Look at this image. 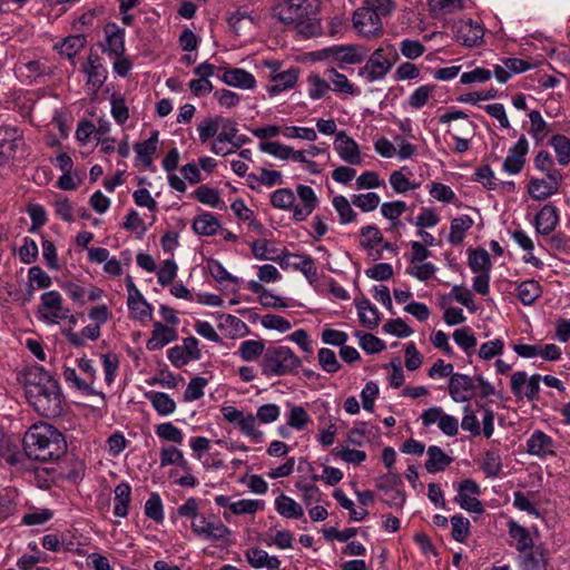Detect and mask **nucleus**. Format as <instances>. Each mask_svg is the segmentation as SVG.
<instances>
[{
  "instance_id": "bf43d9fd",
  "label": "nucleus",
  "mask_w": 570,
  "mask_h": 570,
  "mask_svg": "<svg viewBox=\"0 0 570 570\" xmlns=\"http://www.w3.org/2000/svg\"><path fill=\"white\" fill-rule=\"evenodd\" d=\"M230 208L233 213L242 220L248 222L249 226L258 233H262L263 225L255 219L254 212L247 207L243 199H236L232 203Z\"/></svg>"
},
{
  "instance_id": "e2e57ef3",
  "label": "nucleus",
  "mask_w": 570,
  "mask_h": 570,
  "mask_svg": "<svg viewBox=\"0 0 570 570\" xmlns=\"http://www.w3.org/2000/svg\"><path fill=\"white\" fill-rule=\"evenodd\" d=\"M455 344L462 348L466 355H471L476 346V337L470 327H461L452 334Z\"/></svg>"
},
{
  "instance_id": "c756f323",
  "label": "nucleus",
  "mask_w": 570,
  "mask_h": 570,
  "mask_svg": "<svg viewBox=\"0 0 570 570\" xmlns=\"http://www.w3.org/2000/svg\"><path fill=\"white\" fill-rule=\"evenodd\" d=\"M527 451L538 458L554 455L553 440L541 430H535L527 440Z\"/></svg>"
},
{
  "instance_id": "7ed1b4c3",
  "label": "nucleus",
  "mask_w": 570,
  "mask_h": 570,
  "mask_svg": "<svg viewBox=\"0 0 570 570\" xmlns=\"http://www.w3.org/2000/svg\"><path fill=\"white\" fill-rule=\"evenodd\" d=\"M274 208L291 212L295 222L305 220L317 207L318 198L311 186L297 185L296 194L291 188H278L271 194Z\"/></svg>"
},
{
  "instance_id": "a19ab883",
  "label": "nucleus",
  "mask_w": 570,
  "mask_h": 570,
  "mask_svg": "<svg viewBox=\"0 0 570 570\" xmlns=\"http://www.w3.org/2000/svg\"><path fill=\"white\" fill-rule=\"evenodd\" d=\"M275 510L286 519H301L304 515L302 505L284 493L275 499Z\"/></svg>"
},
{
  "instance_id": "423d86ee",
  "label": "nucleus",
  "mask_w": 570,
  "mask_h": 570,
  "mask_svg": "<svg viewBox=\"0 0 570 570\" xmlns=\"http://www.w3.org/2000/svg\"><path fill=\"white\" fill-rule=\"evenodd\" d=\"M399 60V55L393 45H386L375 49L363 67L357 71L358 77L366 82L383 80Z\"/></svg>"
},
{
  "instance_id": "0eeeda50",
  "label": "nucleus",
  "mask_w": 570,
  "mask_h": 570,
  "mask_svg": "<svg viewBox=\"0 0 570 570\" xmlns=\"http://www.w3.org/2000/svg\"><path fill=\"white\" fill-rule=\"evenodd\" d=\"M36 317L46 325H58L65 322L67 317H71V311L63 304L62 295L52 289L40 295Z\"/></svg>"
},
{
  "instance_id": "ea45409f",
  "label": "nucleus",
  "mask_w": 570,
  "mask_h": 570,
  "mask_svg": "<svg viewBox=\"0 0 570 570\" xmlns=\"http://www.w3.org/2000/svg\"><path fill=\"white\" fill-rule=\"evenodd\" d=\"M508 533L519 553L534 546L529 531L514 520L508 522Z\"/></svg>"
},
{
  "instance_id": "2eb2a0df",
  "label": "nucleus",
  "mask_w": 570,
  "mask_h": 570,
  "mask_svg": "<svg viewBox=\"0 0 570 570\" xmlns=\"http://www.w3.org/2000/svg\"><path fill=\"white\" fill-rule=\"evenodd\" d=\"M454 501L465 511L481 514L484 508L478 495L481 493L480 485L472 479H465L456 485Z\"/></svg>"
},
{
  "instance_id": "49530a36",
  "label": "nucleus",
  "mask_w": 570,
  "mask_h": 570,
  "mask_svg": "<svg viewBox=\"0 0 570 570\" xmlns=\"http://www.w3.org/2000/svg\"><path fill=\"white\" fill-rule=\"evenodd\" d=\"M528 116L530 119V128L528 132L534 142L539 145L547 138L549 134V125L543 119L539 110H531Z\"/></svg>"
},
{
  "instance_id": "052dcab7",
  "label": "nucleus",
  "mask_w": 570,
  "mask_h": 570,
  "mask_svg": "<svg viewBox=\"0 0 570 570\" xmlns=\"http://www.w3.org/2000/svg\"><path fill=\"white\" fill-rule=\"evenodd\" d=\"M436 272V265L431 262L410 264L406 268V274L420 282H428L435 276Z\"/></svg>"
},
{
  "instance_id": "f8f14e48",
  "label": "nucleus",
  "mask_w": 570,
  "mask_h": 570,
  "mask_svg": "<svg viewBox=\"0 0 570 570\" xmlns=\"http://www.w3.org/2000/svg\"><path fill=\"white\" fill-rule=\"evenodd\" d=\"M316 55L318 59H331L340 67L360 63L366 56L364 49L356 45H335L323 48Z\"/></svg>"
},
{
  "instance_id": "473e14b6",
  "label": "nucleus",
  "mask_w": 570,
  "mask_h": 570,
  "mask_svg": "<svg viewBox=\"0 0 570 570\" xmlns=\"http://www.w3.org/2000/svg\"><path fill=\"white\" fill-rule=\"evenodd\" d=\"M247 562L255 569L281 570V560L276 556H269L265 550L250 548L245 553Z\"/></svg>"
},
{
  "instance_id": "ddd939ff",
  "label": "nucleus",
  "mask_w": 570,
  "mask_h": 570,
  "mask_svg": "<svg viewBox=\"0 0 570 570\" xmlns=\"http://www.w3.org/2000/svg\"><path fill=\"white\" fill-rule=\"evenodd\" d=\"M126 288L128 292L127 306L130 317L141 323L150 321L153 317V306L142 296L131 276L126 278Z\"/></svg>"
},
{
  "instance_id": "6e6552de",
  "label": "nucleus",
  "mask_w": 570,
  "mask_h": 570,
  "mask_svg": "<svg viewBox=\"0 0 570 570\" xmlns=\"http://www.w3.org/2000/svg\"><path fill=\"white\" fill-rule=\"evenodd\" d=\"M220 412L228 423L235 424L238 428L242 435L255 443L264 441L265 434L259 430V423L255 414L250 412L245 413L233 405L223 406Z\"/></svg>"
},
{
  "instance_id": "72a5a7b5",
  "label": "nucleus",
  "mask_w": 570,
  "mask_h": 570,
  "mask_svg": "<svg viewBox=\"0 0 570 570\" xmlns=\"http://www.w3.org/2000/svg\"><path fill=\"white\" fill-rule=\"evenodd\" d=\"M158 131H151L150 137L144 141L136 142L134 149L137 154V160L145 169L150 168L153 165V156L157 150Z\"/></svg>"
},
{
  "instance_id": "20e7f679",
  "label": "nucleus",
  "mask_w": 570,
  "mask_h": 570,
  "mask_svg": "<svg viewBox=\"0 0 570 570\" xmlns=\"http://www.w3.org/2000/svg\"><path fill=\"white\" fill-rule=\"evenodd\" d=\"M317 0H283L275 9L278 19L309 37L316 33Z\"/></svg>"
},
{
  "instance_id": "c85d7f7f",
  "label": "nucleus",
  "mask_w": 570,
  "mask_h": 570,
  "mask_svg": "<svg viewBox=\"0 0 570 570\" xmlns=\"http://www.w3.org/2000/svg\"><path fill=\"white\" fill-rule=\"evenodd\" d=\"M559 223L558 208L552 204L544 205L534 217V227L538 234L548 236Z\"/></svg>"
},
{
  "instance_id": "e433bc0d",
  "label": "nucleus",
  "mask_w": 570,
  "mask_h": 570,
  "mask_svg": "<svg viewBox=\"0 0 570 570\" xmlns=\"http://www.w3.org/2000/svg\"><path fill=\"white\" fill-rule=\"evenodd\" d=\"M360 323L367 328H375L380 324V312L367 298L355 299Z\"/></svg>"
},
{
  "instance_id": "a18cd8bd",
  "label": "nucleus",
  "mask_w": 570,
  "mask_h": 570,
  "mask_svg": "<svg viewBox=\"0 0 570 570\" xmlns=\"http://www.w3.org/2000/svg\"><path fill=\"white\" fill-rule=\"evenodd\" d=\"M473 219L469 215H461L451 220L449 242L453 245H459L465 237L468 232L473 226Z\"/></svg>"
},
{
  "instance_id": "b1692460",
  "label": "nucleus",
  "mask_w": 570,
  "mask_h": 570,
  "mask_svg": "<svg viewBox=\"0 0 570 570\" xmlns=\"http://www.w3.org/2000/svg\"><path fill=\"white\" fill-rule=\"evenodd\" d=\"M218 78L227 86L243 90H253L256 87V79L253 73L243 68H220Z\"/></svg>"
},
{
  "instance_id": "39448f33",
  "label": "nucleus",
  "mask_w": 570,
  "mask_h": 570,
  "mask_svg": "<svg viewBox=\"0 0 570 570\" xmlns=\"http://www.w3.org/2000/svg\"><path fill=\"white\" fill-rule=\"evenodd\" d=\"M301 366V357L284 345L269 346L261 362L262 373L267 377L294 375Z\"/></svg>"
},
{
  "instance_id": "13d9d810",
  "label": "nucleus",
  "mask_w": 570,
  "mask_h": 570,
  "mask_svg": "<svg viewBox=\"0 0 570 570\" xmlns=\"http://www.w3.org/2000/svg\"><path fill=\"white\" fill-rule=\"evenodd\" d=\"M194 196L199 203L208 205L213 208H222L224 206V202L222 200L219 191L206 185L199 186L194 191Z\"/></svg>"
},
{
  "instance_id": "f03ea898",
  "label": "nucleus",
  "mask_w": 570,
  "mask_h": 570,
  "mask_svg": "<svg viewBox=\"0 0 570 570\" xmlns=\"http://www.w3.org/2000/svg\"><path fill=\"white\" fill-rule=\"evenodd\" d=\"M23 445L27 455L38 461L60 458L66 449L63 435L48 423L33 424L24 434Z\"/></svg>"
},
{
  "instance_id": "393cba45",
  "label": "nucleus",
  "mask_w": 570,
  "mask_h": 570,
  "mask_svg": "<svg viewBox=\"0 0 570 570\" xmlns=\"http://www.w3.org/2000/svg\"><path fill=\"white\" fill-rule=\"evenodd\" d=\"M474 387L473 379L466 374L454 373L450 377L449 394L456 403L471 400Z\"/></svg>"
},
{
  "instance_id": "4c0bfd02",
  "label": "nucleus",
  "mask_w": 570,
  "mask_h": 570,
  "mask_svg": "<svg viewBox=\"0 0 570 570\" xmlns=\"http://www.w3.org/2000/svg\"><path fill=\"white\" fill-rule=\"evenodd\" d=\"M114 514L118 518H126L131 502V487L128 482H120L114 490Z\"/></svg>"
},
{
  "instance_id": "dca6fc26",
  "label": "nucleus",
  "mask_w": 570,
  "mask_h": 570,
  "mask_svg": "<svg viewBox=\"0 0 570 570\" xmlns=\"http://www.w3.org/2000/svg\"><path fill=\"white\" fill-rule=\"evenodd\" d=\"M24 144L23 134L17 127H0V167L11 161Z\"/></svg>"
},
{
  "instance_id": "774afa93",
  "label": "nucleus",
  "mask_w": 570,
  "mask_h": 570,
  "mask_svg": "<svg viewBox=\"0 0 570 570\" xmlns=\"http://www.w3.org/2000/svg\"><path fill=\"white\" fill-rule=\"evenodd\" d=\"M434 91V85L426 83L417 87L407 98L409 106L413 109H421L428 104Z\"/></svg>"
},
{
  "instance_id": "5701e85b",
  "label": "nucleus",
  "mask_w": 570,
  "mask_h": 570,
  "mask_svg": "<svg viewBox=\"0 0 570 570\" xmlns=\"http://www.w3.org/2000/svg\"><path fill=\"white\" fill-rule=\"evenodd\" d=\"M278 264L283 269L292 268L301 272L307 279H314L317 275L314 261L308 255L293 254L284 250L282 256H279Z\"/></svg>"
},
{
  "instance_id": "680f3d73",
  "label": "nucleus",
  "mask_w": 570,
  "mask_h": 570,
  "mask_svg": "<svg viewBox=\"0 0 570 570\" xmlns=\"http://www.w3.org/2000/svg\"><path fill=\"white\" fill-rule=\"evenodd\" d=\"M252 253L255 258L259 261H273L278 263L282 254L277 253V249L269 246L266 239H256L250 245Z\"/></svg>"
},
{
  "instance_id": "864d4df0",
  "label": "nucleus",
  "mask_w": 570,
  "mask_h": 570,
  "mask_svg": "<svg viewBox=\"0 0 570 570\" xmlns=\"http://www.w3.org/2000/svg\"><path fill=\"white\" fill-rule=\"evenodd\" d=\"M332 205L336 213L338 214L340 223L342 225L350 224L354 222L357 217V214L352 208L348 199L343 195H336L332 199Z\"/></svg>"
},
{
  "instance_id": "bb28decb",
  "label": "nucleus",
  "mask_w": 570,
  "mask_h": 570,
  "mask_svg": "<svg viewBox=\"0 0 570 570\" xmlns=\"http://www.w3.org/2000/svg\"><path fill=\"white\" fill-rule=\"evenodd\" d=\"M151 336L146 343L148 351H159L178 337L177 328L165 325L161 322H155L153 325Z\"/></svg>"
},
{
  "instance_id": "9b49d317",
  "label": "nucleus",
  "mask_w": 570,
  "mask_h": 570,
  "mask_svg": "<svg viewBox=\"0 0 570 570\" xmlns=\"http://www.w3.org/2000/svg\"><path fill=\"white\" fill-rule=\"evenodd\" d=\"M16 77L24 85L38 82L41 78L51 75V68L41 59H30L21 55L13 68Z\"/></svg>"
},
{
  "instance_id": "a878e982",
  "label": "nucleus",
  "mask_w": 570,
  "mask_h": 570,
  "mask_svg": "<svg viewBox=\"0 0 570 570\" xmlns=\"http://www.w3.org/2000/svg\"><path fill=\"white\" fill-rule=\"evenodd\" d=\"M298 76V68H289L282 72L275 73L274 76H269V85L266 87L267 94L269 97H275L281 92L294 88L297 83Z\"/></svg>"
},
{
  "instance_id": "09e8293b",
  "label": "nucleus",
  "mask_w": 570,
  "mask_h": 570,
  "mask_svg": "<svg viewBox=\"0 0 570 570\" xmlns=\"http://www.w3.org/2000/svg\"><path fill=\"white\" fill-rule=\"evenodd\" d=\"M223 121V116L206 117L197 125L198 138L200 142L205 144L212 138H216L219 127Z\"/></svg>"
},
{
  "instance_id": "3c124183",
  "label": "nucleus",
  "mask_w": 570,
  "mask_h": 570,
  "mask_svg": "<svg viewBox=\"0 0 570 570\" xmlns=\"http://www.w3.org/2000/svg\"><path fill=\"white\" fill-rule=\"evenodd\" d=\"M549 142L554 150L559 165L568 166L570 164V138L558 134L553 135Z\"/></svg>"
},
{
  "instance_id": "603ef678",
  "label": "nucleus",
  "mask_w": 570,
  "mask_h": 570,
  "mask_svg": "<svg viewBox=\"0 0 570 570\" xmlns=\"http://www.w3.org/2000/svg\"><path fill=\"white\" fill-rule=\"evenodd\" d=\"M311 422V416L302 405H292L286 413V424L297 431H303Z\"/></svg>"
},
{
  "instance_id": "f704fd0d",
  "label": "nucleus",
  "mask_w": 570,
  "mask_h": 570,
  "mask_svg": "<svg viewBox=\"0 0 570 570\" xmlns=\"http://www.w3.org/2000/svg\"><path fill=\"white\" fill-rule=\"evenodd\" d=\"M191 228L199 236H214L220 228V222L214 214L205 212L193 219Z\"/></svg>"
},
{
  "instance_id": "a211bd4d",
  "label": "nucleus",
  "mask_w": 570,
  "mask_h": 570,
  "mask_svg": "<svg viewBox=\"0 0 570 570\" xmlns=\"http://www.w3.org/2000/svg\"><path fill=\"white\" fill-rule=\"evenodd\" d=\"M353 26L356 31L365 37H377L382 33L383 23L377 18V13L371 11L367 7H361L353 13Z\"/></svg>"
},
{
  "instance_id": "4d7b16f0",
  "label": "nucleus",
  "mask_w": 570,
  "mask_h": 570,
  "mask_svg": "<svg viewBox=\"0 0 570 570\" xmlns=\"http://www.w3.org/2000/svg\"><path fill=\"white\" fill-rule=\"evenodd\" d=\"M265 509V502L258 499H240L234 501L230 505V513L235 515L250 514L254 515L256 512Z\"/></svg>"
},
{
  "instance_id": "9d476101",
  "label": "nucleus",
  "mask_w": 570,
  "mask_h": 570,
  "mask_svg": "<svg viewBox=\"0 0 570 570\" xmlns=\"http://www.w3.org/2000/svg\"><path fill=\"white\" fill-rule=\"evenodd\" d=\"M194 534L202 540L226 542L232 535L230 529L220 520L209 519L205 514H200L190 523Z\"/></svg>"
},
{
  "instance_id": "5fc2aeb1",
  "label": "nucleus",
  "mask_w": 570,
  "mask_h": 570,
  "mask_svg": "<svg viewBox=\"0 0 570 570\" xmlns=\"http://www.w3.org/2000/svg\"><path fill=\"white\" fill-rule=\"evenodd\" d=\"M53 515L55 512L49 508H32L23 514L21 524L27 527L42 525L49 522Z\"/></svg>"
},
{
  "instance_id": "69168bd1",
  "label": "nucleus",
  "mask_w": 570,
  "mask_h": 570,
  "mask_svg": "<svg viewBox=\"0 0 570 570\" xmlns=\"http://www.w3.org/2000/svg\"><path fill=\"white\" fill-rule=\"evenodd\" d=\"M145 515L156 523H163L165 519L164 504L159 493L153 492L145 503Z\"/></svg>"
},
{
  "instance_id": "6e6d98bb",
  "label": "nucleus",
  "mask_w": 570,
  "mask_h": 570,
  "mask_svg": "<svg viewBox=\"0 0 570 570\" xmlns=\"http://www.w3.org/2000/svg\"><path fill=\"white\" fill-rule=\"evenodd\" d=\"M468 262L474 273L490 272L492 266L490 255L485 249L469 250Z\"/></svg>"
},
{
  "instance_id": "7c9ffc66",
  "label": "nucleus",
  "mask_w": 570,
  "mask_h": 570,
  "mask_svg": "<svg viewBox=\"0 0 570 570\" xmlns=\"http://www.w3.org/2000/svg\"><path fill=\"white\" fill-rule=\"evenodd\" d=\"M325 76L330 82V91L345 96H357L360 94V89L355 87L344 73H341L336 69H326Z\"/></svg>"
},
{
  "instance_id": "f257e3e1",
  "label": "nucleus",
  "mask_w": 570,
  "mask_h": 570,
  "mask_svg": "<svg viewBox=\"0 0 570 570\" xmlns=\"http://www.w3.org/2000/svg\"><path fill=\"white\" fill-rule=\"evenodd\" d=\"M28 403L43 417H58L63 412V395L58 381L43 366L35 365L24 373Z\"/></svg>"
},
{
  "instance_id": "de8ad7c7",
  "label": "nucleus",
  "mask_w": 570,
  "mask_h": 570,
  "mask_svg": "<svg viewBox=\"0 0 570 570\" xmlns=\"http://www.w3.org/2000/svg\"><path fill=\"white\" fill-rule=\"evenodd\" d=\"M83 36H68L61 42L55 45V49L67 59H72L85 47Z\"/></svg>"
},
{
  "instance_id": "0e129e2a",
  "label": "nucleus",
  "mask_w": 570,
  "mask_h": 570,
  "mask_svg": "<svg viewBox=\"0 0 570 570\" xmlns=\"http://www.w3.org/2000/svg\"><path fill=\"white\" fill-rule=\"evenodd\" d=\"M482 471L484 472L487 478L490 479H495L500 475L502 471V461L499 451L490 450L485 452L482 462Z\"/></svg>"
},
{
  "instance_id": "1a4fd4ad",
  "label": "nucleus",
  "mask_w": 570,
  "mask_h": 570,
  "mask_svg": "<svg viewBox=\"0 0 570 570\" xmlns=\"http://www.w3.org/2000/svg\"><path fill=\"white\" fill-rule=\"evenodd\" d=\"M80 71L86 77L88 92L97 95L108 78V69L102 58L97 52L91 51L86 60L81 62Z\"/></svg>"
},
{
  "instance_id": "412c9836",
  "label": "nucleus",
  "mask_w": 570,
  "mask_h": 570,
  "mask_svg": "<svg viewBox=\"0 0 570 570\" xmlns=\"http://www.w3.org/2000/svg\"><path fill=\"white\" fill-rule=\"evenodd\" d=\"M528 153L529 141L524 135H521L518 141L509 148L508 155L502 164V170L508 175L520 174L525 165V156Z\"/></svg>"
},
{
  "instance_id": "c9c22d12",
  "label": "nucleus",
  "mask_w": 570,
  "mask_h": 570,
  "mask_svg": "<svg viewBox=\"0 0 570 570\" xmlns=\"http://www.w3.org/2000/svg\"><path fill=\"white\" fill-rule=\"evenodd\" d=\"M306 91L311 100L316 101L326 97L330 92V82L326 76L317 72H309L306 77Z\"/></svg>"
},
{
  "instance_id": "c03bdc74",
  "label": "nucleus",
  "mask_w": 570,
  "mask_h": 570,
  "mask_svg": "<svg viewBox=\"0 0 570 570\" xmlns=\"http://www.w3.org/2000/svg\"><path fill=\"white\" fill-rule=\"evenodd\" d=\"M265 343L263 340H246L243 341L236 354L245 362H255L261 356H264Z\"/></svg>"
},
{
  "instance_id": "aec40b11",
  "label": "nucleus",
  "mask_w": 570,
  "mask_h": 570,
  "mask_svg": "<svg viewBox=\"0 0 570 570\" xmlns=\"http://www.w3.org/2000/svg\"><path fill=\"white\" fill-rule=\"evenodd\" d=\"M125 29L116 22L106 23L104 27V42L100 43L102 52L107 53L109 58L125 53Z\"/></svg>"
},
{
  "instance_id": "79ce46f5",
  "label": "nucleus",
  "mask_w": 570,
  "mask_h": 570,
  "mask_svg": "<svg viewBox=\"0 0 570 570\" xmlns=\"http://www.w3.org/2000/svg\"><path fill=\"white\" fill-rule=\"evenodd\" d=\"M146 397L159 415L167 416L176 410L175 401L167 393L150 391Z\"/></svg>"
},
{
  "instance_id": "37998d69",
  "label": "nucleus",
  "mask_w": 570,
  "mask_h": 570,
  "mask_svg": "<svg viewBox=\"0 0 570 570\" xmlns=\"http://www.w3.org/2000/svg\"><path fill=\"white\" fill-rule=\"evenodd\" d=\"M517 295L523 305L529 306L542 295V287L538 281L527 279L518 285Z\"/></svg>"
},
{
  "instance_id": "6ab92c4d",
  "label": "nucleus",
  "mask_w": 570,
  "mask_h": 570,
  "mask_svg": "<svg viewBox=\"0 0 570 570\" xmlns=\"http://www.w3.org/2000/svg\"><path fill=\"white\" fill-rule=\"evenodd\" d=\"M563 176L549 175L546 178L531 177L527 185V191L534 200H546L558 194Z\"/></svg>"
},
{
  "instance_id": "4be33fe9",
  "label": "nucleus",
  "mask_w": 570,
  "mask_h": 570,
  "mask_svg": "<svg viewBox=\"0 0 570 570\" xmlns=\"http://www.w3.org/2000/svg\"><path fill=\"white\" fill-rule=\"evenodd\" d=\"M483 27L472 19L461 20L456 24V41L464 47L474 48L481 46L483 43Z\"/></svg>"
},
{
  "instance_id": "8fccbe9b",
  "label": "nucleus",
  "mask_w": 570,
  "mask_h": 570,
  "mask_svg": "<svg viewBox=\"0 0 570 570\" xmlns=\"http://www.w3.org/2000/svg\"><path fill=\"white\" fill-rule=\"evenodd\" d=\"M216 138H222L226 141H234L243 145L249 140L245 135L238 134L237 122L234 119L227 117H223V121Z\"/></svg>"
},
{
  "instance_id": "4468645a",
  "label": "nucleus",
  "mask_w": 570,
  "mask_h": 570,
  "mask_svg": "<svg viewBox=\"0 0 570 570\" xmlns=\"http://www.w3.org/2000/svg\"><path fill=\"white\" fill-rule=\"evenodd\" d=\"M540 382V374L528 376L524 371L514 372L510 381L511 392L517 399L525 397L528 401H537L539 399Z\"/></svg>"
},
{
  "instance_id": "2f4dec72",
  "label": "nucleus",
  "mask_w": 570,
  "mask_h": 570,
  "mask_svg": "<svg viewBox=\"0 0 570 570\" xmlns=\"http://www.w3.org/2000/svg\"><path fill=\"white\" fill-rule=\"evenodd\" d=\"M384 237L381 230L375 225H366L360 229V247L367 250L368 256H373V259L380 258V252L373 254V250L383 243Z\"/></svg>"
},
{
  "instance_id": "338daca9",
  "label": "nucleus",
  "mask_w": 570,
  "mask_h": 570,
  "mask_svg": "<svg viewBox=\"0 0 570 570\" xmlns=\"http://www.w3.org/2000/svg\"><path fill=\"white\" fill-rule=\"evenodd\" d=\"M430 196L441 203L451 204L456 199L454 190L442 183L431 181L426 185Z\"/></svg>"
},
{
  "instance_id": "f3484780",
  "label": "nucleus",
  "mask_w": 570,
  "mask_h": 570,
  "mask_svg": "<svg viewBox=\"0 0 570 570\" xmlns=\"http://www.w3.org/2000/svg\"><path fill=\"white\" fill-rule=\"evenodd\" d=\"M333 148L345 164L357 166L363 163V155L358 144L345 130H340L336 134Z\"/></svg>"
},
{
  "instance_id": "cd10ccee",
  "label": "nucleus",
  "mask_w": 570,
  "mask_h": 570,
  "mask_svg": "<svg viewBox=\"0 0 570 570\" xmlns=\"http://www.w3.org/2000/svg\"><path fill=\"white\" fill-rule=\"evenodd\" d=\"M517 560L521 570H544L547 551L542 546H532V548L519 553Z\"/></svg>"
},
{
  "instance_id": "58836bf2",
  "label": "nucleus",
  "mask_w": 570,
  "mask_h": 570,
  "mask_svg": "<svg viewBox=\"0 0 570 570\" xmlns=\"http://www.w3.org/2000/svg\"><path fill=\"white\" fill-rule=\"evenodd\" d=\"M426 454L425 469L429 473L444 471L452 462V458L438 445L429 446Z\"/></svg>"
}]
</instances>
